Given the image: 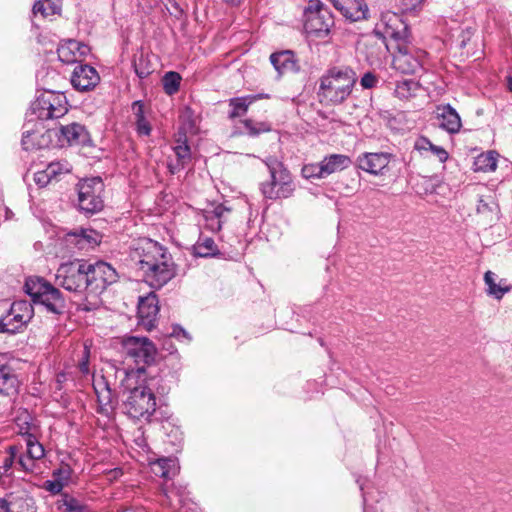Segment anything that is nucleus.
<instances>
[{
    "instance_id": "f257e3e1",
    "label": "nucleus",
    "mask_w": 512,
    "mask_h": 512,
    "mask_svg": "<svg viewBox=\"0 0 512 512\" xmlns=\"http://www.w3.org/2000/svg\"><path fill=\"white\" fill-rule=\"evenodd\" d=\"M382 18L383 30L377 26L373 34L387 50L394 49L393 67L403 74H416L422 69L426 52L409 43L410 31L397 14Z\"/></svg>"
},
{
    "instance_id": "f03ea898",
    "label": "nucleus",
    "mask_w": 512,
    "mask_h": 512,
    "mask_svg": "<svg viewBox=\"0 0 512 512\" xmlns=\"http://www.w3.org/2000/svg\"><path fill=\"white\" fill-rule=\"evenodd\" d=\"M144 366L137 367L136 371L126 373L128 381L138 374L140 379L134 387H127L123 393L122 411L129 418L136 421L153 422L156 413V393L164 395L168 392L166 386L162 384L163 379L160 376L142 377L145 375Z\"/></svg>"
},
{
    "instance_id": "7ed1b4c3",
    "label": "nucleus",
    "mask_w": 512,
    "mask_h": 512,
    "mask_svg": "<svg viewBox=\"0 0 512 512\" xmlns=\"http://www.w3.org/2000/svg\"><path fill=\"white\" fill-rule=\"evenodd\" d=\"M357 82L355 71L347 66L332 67L320 78L318 97L328 105L342 104Z\"/></svg>"
},
{
    "instance_id": "20e7f679",
    "label": "nucleus",
    "mask_w": 512,
    "mask_h": 512,
    "mask_svg": "<svg viewBox=\"0 0 512 512\" xmlns=\"http://www.w3.org/2000/svg\"><path fill=\"white\" fill-rule=\"evenodd\" d=\"M24 291L30 296L34 305L42 307L43 311L56 319L68 313V303L63 293L45 278L30 276L26 278Z\"/></svg>"
},
{
    "instance_id": "39448f33",
    "label": "nucleus",
    "mask_w": 512,
    "mask_h": 512,
    "mask_svg": "<svg viewBox=\"0 0 512 512\" xmlns=\"http://www.w3.org/2000/svg\"><path fill=\"white\" fill-rule=\"evenodd\" d=\"M264 163L270 174V181L260 184V190L264 198L276 200L290 197L295 190V186L289 170L273 156L267 157Z\"/></svg>"
},
{
    "instance_id": "423d86ee",
    "label": "nucleus",
    "mask_w": 512,
    "mask_h": 512,
    "mask_svg": "<svg viewBox=\"0 0 512 512\" xmlns=\"http://www.w3.org/2000/svg\"><path fill=\"white\" fill-rule=\"evenodd\" d=\"M89 267L90 261L85 259L62 263L57 270L56 281L67 291L82 293L90 289Z\"/></svg>"
},
{
    "instance_id": "0eeeda50",
    "label": "nucleus",
    "mask_w": 512,
    "mask_h": 512,
    "mask_svg": "<svg viewBox=\"0 0 512 512\" xmlns=\"http://www.w3.org/2000/svg\"><path fill=\"white\" fill-rule=\"evenodd\" d=\"M68 112V101L62 92L43 88L31 103L29 116L37 120L58 119Z\"/></svg>"
},
{
    "instance_id": "6e6552de",
    "label": "nucleus",
    "mask_w": 512,
    "mask_h": 512,
    "mask_svg": "<svg viewBox=\"0 0 512 512\" xmlns=\"http://www.w3.org/2000/svg\"><path fill=\"white\" fill-rule=\"evenodd\" d=\"M104 188L101 177L85 178L79 181L76 185L79 211L87 216L102 211L104 208Z\"/></svg>"
},
{
    "instance_id": "1a4fd4ad",
    "label": "nucleus",
    "mask_w": 512,
    "mask_h": 512,
    "mask_svg": "<svg viewBox=\"0 0 512 512\" xmlns=\"http://www.w3.org/2000/svg\"><path fill=\"white\" fill-rule=\"evenodd\" d=\"M334 18L320 0H310L304 9V29L308 35L324 38L330 33Z\"/></svg>"
},
{
    "instance_id": "9d476101",
    "label": "nucleus",
    "mask_w": 512,
    "mask_h": 512,
    "mask_svg": "<svg viewBox=\"0 0 512 512\" xmlns=\"http://www.w3.org/2000/svg\"><path fill=\"white\" fill-rule=\"evenodd\" d=\"M141 273L151 288L160 289L176 276V269L170 255H167V258L159 259L152 269H145Z\"/></svg>"
},
{
    "instance_id": "9b49d317",
    "label": "nucleus",
    "mask_w": 512,
    "mask_h": 512,
    "mask_svg": "<svg viewBox=\"0 0 512 512\" xmlns=\"http://www.w3.org/2000/svg\"><path fill=\"white\" fill-rule=\"evenodd\" d=\"M100 234L93 229L79 228L67 232L62 241L69 253L93 249L100 243Z\"/></svg>"
},
{
    "instance_id": "f8f14e48",
    "label": "nucleus",
    "mask_w": 512,
    "mask_h": 512,
    "mask_svg": "<svg viewBox=\"0 0 512 512\" xmlns=\"http://www.w3.org/2000/svg\"><path fill=\"white\" fill-rule=\"evenodd\" d=\"M47 136L49 138L58 137L61 145L65 141L69 145L86 146L90 143V135L85 126L75 122L69 125H61L59 128L47 129Z\"/></svg>"
},
{
    "instance_id": "ddd939ff",
    "label": "nucleus",
    "mask_w": 512,
    "mask_h": 512,
    "mask_svg": "<svg viewBox=\"0 0 512 512\" xmlns=\"http://www.w3.org/2000/svg\"><path fill=\"white\" fill-rule=\"evenodd\" d=\"M89 279L92 292L102 291L117 281L118 274L109 263L99 260L90 262Z\"/></svg>"
},
{
    "instance_id": "4468645a",
    "label": "nucleus",
    "mask_w": 512,
    "mask_h": 512,
    "mask_svg": "<svg viewBox=\"0 0 512 512\" xmlns=\"http://www.w3.org/2000/svg\"><path fill=\"white\" fill-rule=\"evenodd\" d=\"M127 355L132 357L137 365H150L154 362L157 350L147 337H129L126 341Z\"/></svg>"
},
{
    "instance_id": "2eb2a0df",
    "label": "nucleus",
    "mask_w": 512,
    "mask_h": 512,
    "mask_svg": "<svg viewBox=\"0 0 512 512\" xmlns=\"http://www.w3.org/2000/svg\"><path fill=\"white\" fill-rule=\"evenodd\" d=\"M392 158L387 152H364L357 157L356 166L372 175H381Z\"/></svg>"
},
{
    "instance_id": "dca6fc26",
    "label": "nucleus",
    "mask_w": 512,
    "mask_h": 512,
    "mask_svg": "<svg viewBox=\"0 0 512 512\" xmlns=\"http://www.w3.org/2000/svg\"><path fill=\"white\" fill-rule=\"evenodd\" d=\"M99 81L97 70L88 64L77 65L71 75L72 86L80 92L93 90Z\"/></svg>"
},
{
    "instance_id": "f3484780",
    "label": "nucleus",
    "mask_w": 512,
    "mask_h": 512,
    "mask_svg": "<svg viewBox=\"0 0 512 512\" xmlns=\"http://www.w3.org/2000/svg\"><path fill=\"white\" fill-rule=\"evenodd\" d=\"M159 313V300L154 292L148 293L146 296L139 297L137 306V315L139 323L148 330L155 327L157 315Z\"/></svg>"
},
{
    "instance_id": "a211bd4d",
    "label": "nucleus",
    "mask_w": 512,
    "mask_h": 512,
    "mask_svg": "<svg viewBox=\"0 0 512 512\" xmlns=\"http://www.w3.org/2000/svg\"><path fill=\"white\" fill-rule=\"evenodd\" d=\"M93 388L97 395V412L99 414L108 416L110 412L114 411L116 405L115 395L110 387V384L104 376H101L93 384Z\"/></svg>"
},
{
    "instance_id": "6ab92c4d",
    "label": "nucleus",
    "mask_w": 512,
    "mask_h": 512,
    "mask_svg": "<svg viewBox=\"0 0 512 512\" xmlns=\"http://www.w3.org/2000/svg\"><path fill=\"white\" fill-rule=\"evenodd\" d=\"M141 251V253L138 252L139 260L137 262L138 270L140 272L145 269H152L159 259L167 258V255H169L166 248L151 240L141 248Z\"/></svg>"
},
{
    "instance_id": "aec40b11",
    "label": "nucleus",
    "mask_w": 512,
    "mask_h": 512,
    "mask_svg": "<svg viewBox=\"0 0 512 512\" xmlns=\"http://www.w3.org/2000/svg\"><path fill=\"white\" fill-rule=\"evenodd\" d=\"M438 126L450 134L460 131L462 123L457 111L450 104H442L436 107Z\"/></svg>"
},
{
    "instance_id": "412c9836",
    "label": "nucleus",
    "mask_w": 512,
    "mask_h": 512,
    "mask_svg": "<svg viewBox=\"0 0 512 512\" xmlns=\"http://www.w3.org/2000/svg\"><path fill=\"white\" fill-rule=\"evenodd\" d=\"M333 6L351 22L366 19L368 15V6L365 0L336 1Z\"/></svg>"
},
{
    "instance_id": "4be33fe9",
    "label": "nucleus",
    "mask_w": 512,
    "mask_h": 512,
    "mask_svg": "<svg viewBox=\"0 0 512 512\" xmlns=\"http://www.w3.org/2000/svg\"><path fill=\"white\" fill-rule=\"evenodd\" d=\"M270 62L278 72L283 75L286 72L299 73L301 67L292 50L274 52L270 55Z\"/></svg>"
},
{
    "instance_id": "5701e85b",
    "label": "nucleus",
    "mask_w": 512,
    "mask_h": 512,
    "mask_svg": "<svg viewBox=\"0 0 512 512\" xmlns=\"http://www.w3.org/2000/svg\"><path fill=\"white\" fill-rule=\"evenodd\" d=\"M19 380L14 369L7 365H0V396H12L17 394Z\"/></svg>"
},
{
    "instance_id": "b1692460",
    "label": "nucleus",
    "mask_w": 512,
    "mask_h": 512,
    "mask_svg": "<svg viewBox=\"0 0 512 512\" xmlns=\"http://www.w3.org/2000/svg\"><path fill=\"white\" fill-rule=\"evenodd\" d=\"M352 160L344 154H330L321 161L320 170L324 172L325 178L333 173L343 171L352 165Z\"/></svg>"
},
{
    "instance_id": "393cba45",
    "label": "nucleus",
    "mask_w": 512,
    "mask_h": 512,
    "mask_svg": "<svg viewBox=\"0 0 512 512\" xmlns=\"http://www.w3.org/2000/svg\"><path fill=\"white\" fill-rule=\"evenodd\" d=\"M51 142L52 138L47 136V131L40 136L33 129H26L22 133L21 145L25 151L47 148Z\"/></svg>"
},
{
    "instance_id": "a878e982",
    "label": "nucleus",
    "mask_w": 512,
    "mask_h": 512,
    "mask_svg": "<svg viewBox=\"0 0 512 512\" xmlns=\"http://www.w3.org/2000/svg\"><path fill=\"white\" fill-rule=\"evenodd\" d=\"M28 323L23 318L11 312L9 308L6 314L0 317V334L15 335L22 332Z\"/></svg>"
},
{
    "instance_id": "bb28decb",
    "label": "nucleus",
    "mask_w": 512,
    "mask_h": 512,
    "mask_svg": "<svg viewBox=\"0 0 512 512\" xmlns=\"http://www.w3.org/2000/svg\"><path fill=\"white\" fill-rule=\"evenodd\" d=\"M57 508L61 512H93L84 501L66 492L61 493V499L57 501Z\"/></svg>"
},
{
    "instance_id": "cd10ccee",
    "label": "nucleus",
    "mask_w": 512,
    "mask_h": 512,
    "mask_svg": "<svg viewBox=\"0 0 512 512\" xmlns=\"http://www.w3.org/2000/svg\"><path fill=\"white\" fill-rule=\"evenodd\" d=\"M151 470L155 476L171 479L177 473L176 460L160 458L151 463Z\"/></svg>"
},
{
    "instance_id": "c85d7f7f",
    "label": "nucleus",
    "mask_w": 512,
    "mask_h": 512,
    "mask_svg": "<svg viewBox=\"0 0 512 512\" xmlns=\"http://www.w3.org/2000/svg\"><path fill=\"white\" fill-rule=\"evenodd\" d=\"M498 153L488 151L477 156L474 160V170L481 172L495 171L497 168Z\"/></svg>"
},
{
    "instance_id": "c756f323",
    "label": "nucleus",
    "mask_w": 512,
    "mask_h": 512,
    "mask_svg": "<svg viewBox=\"0 0 512 512\" xmlns=\"http://www.w3.org/2000/svg\"><path fill=\"white\" fill-rule=\"evenodd\" d=\"M228 105L231 108L228 112V118L232 120L244 116L247 113L251 103L246 95L230 98L228 100Z\"/></svg>"
},
{
    "instance_id": "7c9ffc66",
    "label": "nucleus",
    "mask_w": 512,
    "mask_h": 512,
    "mask_svg": "<svg viewBox=\"0 0 512 512\" xmlns=\"http://www.w3.org/2000/svg\"><path fill=\"white\" fill-rule=\"evenodd\" d=\"M61 12V0H38L33 6V13H40L43 17L52 16Z\"/></svg>"
},
{
    "instance_id": "2f4dec72",
    "label": "nucleus",
    "mask_w": 512,
    "mask_h": 512,
    "mask_svg": "<svg viewBox=\"0 0 512 512\" xmlns=\"http://www.w3.org/2000/svg\"><path fill=\"white\" fill-rule=\"evenodd\" d=\"M415 149L418 151L430 150L441 163L447 161L449 154L441 146L434 145L429 139L422 137L415 142Z\"/></svg>"
},
{
    "instance_id": "473e14b6",
    "label": "nucleus",
    "mask_w": 512,
    "mask_h": 512,
    "mask_svg": "<svg viewBox=\"0 0 512 512\" xmlns=\"http://www.w3.org/2000/svg\"><path fill=\"white\" fill-rule=\"evenodd\" d=\"M33 303L27 300H16L10 305L11 312L23 318L24 321L29 323L34 316Z\"/></svg>"
},
{
    "instance_id": "72a5a7b5",
    "label": "nucleus",
    "mask_w": 512,
    "mask_h": 512,
    "mask_svg": "<svg viewBox=\"0 0 512 512\" xmlns=\"http://www.w3.org/2000/svg\"><path fill=\"white\" fill-rule=\"evenodd\" d=\"M484 281L487 285V293L488 295L493 296L494 298L500 300L505 293L509 292L511 287L505 286L502 287L499 284H496L495 282V274L491 271H487L484 275Z\"/></svg>"
},
{
    "instance_id": "f704fd0d",
    "label": "nucleus",
    "mask_w": 512,
    "mask_h": 512,
    "mask_svg": "<svg viewBox=\"0 0 512 512\" xmlns=\"http://www.w3.org/2000/svg\"><path fill=\"white\" fill-rule=\"evenodd\" d=\"M242 124L247 130V135L250 137H258L260 134L272 130L271 124L264 121L258 122L252 119H245L242 121Z\"/></svg>"
},
{
    "instance_id": "c9c22d12",
    "label": "nucleus",
    "mask_w": 512,
    "mask_h": 512,
    "mask_svg": "<svg viewBox=\"0 0 512 512\" xmlns=\"http://www.w3.org/2000/svg\"><path fill=\"white\" fill-rule=\"evenodd\" d=\"M181 76L178 72L169 71L163 76L162 83L163 89L167 95H173L178 92L180 88Z\"/></svg>"
},
{
    "instance_id": "e433bc0d",
    "label": "nucleus",
    "mask_w": 512,
    "mask_h": 512,
    "mask_svg": "<svg viewBox=\"0 0 512 512\" xmlns=\"http://www.w3.org/2000/svg\"><path fill=\"white\" fill-rule=\"evenodd\" d=\"M195 254L199 257H214L219 254L217 246L212 238H205L195 246Z\"/></svg>"
},
{
    "instance_id": "4c0bfd02",
    "label": "nucleus",
    "mask_w": 512,
    "mask_h": 512,
    "mask_svg": "<svg viewBox=\"0 0 512 512\" xmlns=\"http://www.w3.org/2000/svg\"><path fill=\"white\" fill-rule=\"evenodd\" d=\"M417 88V83L412 79L398 81L394 90V94L399 99H408L412 96L413 91Z\"/></svg>"
},
{
    "instance_id": "58836bf2",
    "label": "nucleus",
    "mask_w": 512,
    "mask_h": 512,
    "mask_svg": "<svg viewBox=\"0 0 512 512\" xmlns=\"http://www.w3.org/2000/svg\"><path fill=\"white\" fill-rule=\"evenodd\" d=\"M45 454L44 448L35 437L30 436L27 440V462L33 464V461L42 458Z\"/></svg>"
},
{
    "instance_id": "ea45409f",
    "label": "nucleus",
    "mask_w": 512,
    "mask_h": 512,
    "mask_svg": "<svg viewBox=\"0 0 512 512\" xmlns=\"http://www.w3.org/2000/svg\"><path fill=\"white\" fill-rule=\"evenodd\" d=\"M74 47H79V42L76 40H69L66 45L58 48V58L60 61L64 63H74L77 62Z\"/></svg>"
},
{
    "instance_id": "a19ab883",
    "label": "nucleus",
    "mask_w": 512,
    "mask_h": 512,
    "mask_svg": "<svg viewBox=\"0 0 512 512\" xmlns=\"http://www.w3.org/2000/svg\"><path fill=\"white\" fill-rule=\"evenodd\" d=\"M320 163H310L302 167L301 174L306 179H322L325 178L324 172L320 170Z\"/></svg>"
},
{
    "instance_id": "79ce46f5",
    "label": "nucleus",
    "mask_w": 512,
    "mask_h": 512,
    "mask_svg": "<svg viewBox=\"0 0 512 512\" xmlns=\"http://www.w3.org/2000/svg\"><path fill=\"white\" fill-rule=\"evenodd\" d=\"M72 468L69 464L61 463L60 466L53 470L52 477L60 481L62 485H67L72 474Z\"/></svg>"
},
{
    "instance_id": "37998d69",
    "label": "nucleus",
    "mask_w": 512,
    "mask_h": 512,
    "mask_svg": "<svg viewBox=\"0 0 512 512\" xmlns=\"http://www.w3.org/2000/svg\"><path fill=\"white\" fill-rule=\"evenodd\" d=\"M173 150L177 156V161L183 164H186L188 161H190L191 150L186 139H184V141L181 144L176 145L173 148Z\"/></svg>"
},
{
    "instance_id": "c03bdc74",
    "label": "nucleus",
    "mask_w": 512,
    "mask_h": 512,
    "mask_svg": "<svg viewBox=\"0 0 512 512\" xmlns=\"http://www.w3.org/2000/svg\"><path fill=\"white\" fill-rule=\"evenodd\" d=\"M134 71L140 79H144L152 72L151 67L147 65L143 55L134 59Z\"/></svg>"
},
{
    "instance_id": "a18cd8bd",
    "label": "nucleus",
    "mask_w": 512,
    "mask_h": 512,
    "mask_svg": "<svg viewBox=\"0 0 512 512\" xmlns=\"http://www.w3.org/2000/svg\"><path fill=\"white\" fill-rule=\"evenodd\" d=\"M378 82L377 75L371 71L364 73L360 79V85L363 89H372L377 86Z\"/></svg>"
},
{
    "instance_id": "49530a36",
    "label": "nucleus",
    "mask_w": 512,
    "mask_h": 512,
    "mask_svg": "<svg viewBox=\"0 0 512 512\" xmlns=\"http://www.w3.org/2000/svg\"><path fill=\"white\" fill-rule=\"evenodd\" d=\"M9 455L5 456L2 460L1 468L3 469L4 473L8 472L10 468L13 466L15 455H16V447L10 446L8 448Z\"/></svg>"
},
{
    "instance_id": "de8ad7c7",
    "label": "nucleus",
    "mask_w": 512,
    "mask_h": 512,
    "mask_svg": "<svg viewBox=\"0 0 512 512\" xmlns=\"http://www.w3.org/2000/svg\"><path fill=\"white\" fill-rule=\"evenodd\" d=\"M497 208V204L491 200L490 202L486 201L482 197L479 198L478 204H477V212L478 213H487V212H493L494 209Z\"/></svg>"
},
{
    "instance_id": "09e8293b",
    "label": "nucleus",
    "mask_w": 512,
    "mask_h": 512,
    "mask_svg": "<svg viewBox=\"0 0 512 512\" xmlns=\"http://www.w3.org/2000/svg\"><path fill=\"white\" fill-rule=\"evenodd\" d=\"M475 30L472 27H466L462 29L460 32L458 39H459V47L465 48L468 44V42L471 40Z\"/></svg>"
},
{
    "instance_id": "8fccbe9b",
    "label": "nucleus",
    "mask_w": 512,
    "mask_h": 512,
    "mask_svg": "<svg viewBox=\"0 0 512 512\" xmlns=\"http://www.w3.org/2000/svg\"><path fill=\"white\" fill-rule=\"evenodd\" d=\"M44 489L49 491L51 494H60L64 488V485L60 481H57L53 478V480H47L44 483Z\"/></svg>"
},
{
    "instance_id": "3c124183",
    "label": "nucleus",
    "mask_w": 512,
    "mask_h": 512,
    "mask_svg": "<svg viewBox=\"0 0 512 512\" xmlns=\"http://www.w3.org/2000/svg\"><path fill=\"white\" fill-rule=\"evenodd\" d=\"M136 131L139 135L149 136L152 128L148 120L145 118L136 121Z\"/></svg>"
},
{
    "instance_id": "603ef678",
    "label": "nucleus",
    "mask_w": 512,
    "mask_h": 512,
    "mask_svg": "<svg viewBox=\"0 0 512 512\" xmlns=\"http://www.w3.org/2000/svg\"><path fill=\"white\" fill-rule=\"evenodd\" d=\"M170 337H174L177 339L184 338L187 341H191V336L189 335V333L179 324H174L172 326V331L170 333Z\"/></svg>"
},
{
    "instance_id": "864d4df0",
    "label": "nucleus",
    "mask_w": 512,
    "mask_h": 512,
    "mask_svg": "<svg viewBox=\"0 0 512 512\" xmlns=\"http://www.w3.org/2000/svg\"><path fill=\"white\" fill-rule=\"evenodd\" d=\"M34 181L39 187L47 186L52 180L47 171H38L34 174Z\"/></svg>"
},
{
    "instance_id": "5fc2aeb1",
    "label": "nucleus",
    "mask_w": 512,
    "mask_h": 512,
    "mask_svg": "<svg viewBox=\"0 0 512 512\" xmlns=\"http://www.w3.org/2000/svg\"><path fill=\"white\" fill-rule=\"evenodd\" d=\"M132 111L135 115L136 121L145 118L144 103L141 100H136L132 103Z\"/></svg>"
},
{
    "instance_id": "6e6d98bb",
    "label": "nucleus",
    "mask_w": 512,
    "mask_h": 512,
    "mask_svg": "<svg viewBox=\"0 0 512 512\" xmlns=\"http://www.w3.org/2000/svg\"><path fill=\"white\" fill-rule=\"evenodd\" d=\"M229 211H230V209H229V208L225 207V206H224V205H222V204H219V205H217V206L214 208V210H213V214H214V216H215L217 219H219V223H220V222H221V218L224 216V214H225L226 212H229Z\"/></svg>"
},
{
    "instance_id": "4d7b16f0",
    "label": "nucleus",
    "mask_w": 512,
    "mask_h": 512,
    "mask_svg": "<svg viewBox=\"0 0 512 512\" xmlns=\"http://www.w3.org/2000/svg\"><path fill=\"white\" fill-rule=\"evenodd\" d=\"M59 164L58 163H51L48 165L46 171L48 175L50 176L51 180L56 178L57 174L59 173Z\"/></svg>"
},
{
    "instance_id": "13d9d810",
    "label": "nucleus",
    "mask_w": 512,
    "mask_h": 512,
    "mask_svg": "<svg viewBox=\"0 0 512 512\" xmlns=\"http://www.w3.org/2000/svg\"><path fill=\"white\" fill-rule=\"evenodd\" d=\"M185 164L177 161L175 164L174 163H168V169L170 171L171 174H176L178 173L179 171H181L183 168H184Z\"/></svg>"
},
{
    "instance_id": "bf43d9fd",
    "label": "nucleus",
    "mask_w": 512,
    "mask_h": 512,
    "mask_svg": "<svg viewBox=\"0 0 512 512\" xmlns=\"http://www.w3.org/2000/svg\"><path fill=\"white\" fill-rule=\"evenodd\" d=\"M19 464L22 466V468L25 471H31L33 469V467H34V463L30 464L29 462H27V456L26 457H20L19 458Z\"/></svg>"
},
{
    "instance_id": "052dcab7",
    "label": "nucleus",
    "mask_w": 512,
    "mask_h": 512,
    "mask_svg": "<svg viewBox=\"0 0 512 512\" xmlns=\"http://www.w3.org/2000/svg\"><path fill=\"white\" fill-rule=\"evenodd\" d=\"M247 97L251 104L254 101L259 100V99H269L270 98L269 94H265V93H259V94H255V95H247Z\"/></svg>"
},
{
    "instance_id": "680f3d73",
    "label": "nucleus",
    "mask_w": 512,
    "mask_h": 512,
    "mask_svg": "<svg viewBox=\"0 0 512 512\" xmlns=\"http://www.w3.org/2000/svg\"><path fill=\"white\" fill-rule=\"evenodd\" d=\"M172 7H173L174 11H171L170 14L176 18H180L183 14L182 8H180V6L176 2L172 3Z\"/></svg>"
},
{
    "instance_id": "e2e57ef3",
    "label": "nucleus",
    "mask_w": 512,
    "mask_h": 512,
    "mask_svg": "<svg viewBox=\"0 0 512 512\" xmlns=\"http://www.w3.org/2000/svg\"><path fill=\"white\" fill-rule=\"evenodd\" d=\"M0 512H11L8 501L2 498H0Z\"/></svg>"
},
{
    "instance_id": "0e129e2a",
    "label": "nucleus",
    "mask_w": 512,
    "mask_h": 512,
    "mask_svg": "<svg viewBox=\"0 0 512 512\" xmlns=\"http://www.w3.org/2000/svg\"><path fill=\"white\" fill-rule=\"evenodd\" d=\"M74 50H77L83 56L88 52L89 48L87 45L79 43V47H74Z\"/></svg>"
},
{
    "instance_id": "69168bd1",
    "label": "nucleus",
    "mask_w": 512,
    "mask_h": 512,
    "mask_svg": "<svg viewBox=\"0 0 512 512\" xmlns=\"http://www.w3.org/2000/svg\"><path fill=\"white\" fill-rule=\"evenodd\" d=\"M405 5L409 8H415L417 5L421 4L424 0H404Z\"/></svg>"
},
{
    "instance_id": "338daca9",
    "label": "nucleus",
    "mask_w": 512,
    "mask_h": 512,
    "mask_svg": "<svg viewBox=\"0 0 512 512\" xmlns=\"http://www.w3.org/2000/svg\"><path fill=\"white\" fill-rule=\"evenodd\" d=\"M80 371L84 374H87L89 372V364L88 360H84L79 364Z\"/></svg>"
},
{
    "instance_id": "774afa93",
    "label": "nucleus",
    "mask_w": 512,
    "mask_h": 512,
    "mask_svg": "<svg viewBox=\"0 0 512 512\" xmlns=\"http://www.w3.org/2000/svg\"><path fill=\"white\" fill-rule=\"evenodd\" d=\"M223 1L230 5H238L241 0H223Z\"/></svg>"
}]
</instances>
